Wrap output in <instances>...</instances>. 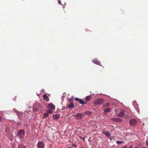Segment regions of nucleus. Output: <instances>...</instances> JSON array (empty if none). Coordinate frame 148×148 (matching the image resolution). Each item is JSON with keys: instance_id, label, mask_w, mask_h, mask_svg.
<instances>
[{"instance_id": "0eeeda50", "label": "nucleus", "mask_w": 148, "mask_h": 148, "mask_svg": "<svg viewBox=\"0 0 148 148\" xmlns=\"http://www.w3.org/2000/svg\"><path fill=\"white\" fill-rule=\"evenodd\" d=\"M48 107L52 110H54L55 109V106L53 104L51 103H49L48 104Z\"/></svg>"}, {"instance_id": "c756f323", "label": "nucleus", "mask_w": 148, "mask_h": 148, "mask_svg": "<svg viewBox=\"0 0 148 148\" xmlns=\"http://www.w3.org/2000/svg\"><path fill=\"white\" fill-rule=\"evenodd\" d=\"M134 148H138V147H135Z\"/></svg>"}, {"instance_id": "c85d7f7f", "label": "nucleus", "mask_w": 148, "mask_h": 148, "mask_svg": "<svg viewBox=\"0 0 148 148\" xmlns=\"http://www.w3.org/2000/svg\"><path fill=\"white\" fill-rule=\"evenodd\" d=\"M128 148H132V146H130V147H128Z\"/></svg>"}, {"instance_id": "4be33fe9", "label": "nucleus", "mask_w": 148, "mask_h": 148, "mask_svg": "<svg viewBox=\"0 0 148 148\" xmlns=\"http://www.w3.org/2000/svg\"><path fill=\"white\" fill-rule=\"evenodd\" d=\"M73 147L75 148L77 147V145L75 144H73Z\"/></svg>"}, {"instance_id": "a211bd4d", "label": "nucleus", "mask_w": 148, "mask_h": 148, "mask_svg": "<svg viewBox=\"0 0 148 148\" xmlns=\"http://www.w3.org/2000/svg\"><path fill=\"white\" fill-rule=\"evenodd\" d=\"M49 114L47 112V113H45L43 115V118H45L49 116Z\"/></svg>"}, {"instance_id": "a878e982", "label": "nucleus", "mask_w": 148, "mask_h": 148, "mask_svg": "<svg viewBox=\"0 0 148 148\" xmlns=\"http://www.w3.org/2000/svg\"><path fill=\"white\" fill-rule=\"evenodd\" d=\"M127 148V146H125V145H124L123 146V147H122V148Z\"/></svg>"}, {"instance_id": "2f4dec72", "label": "nucleus", "mask_w": 148, "mask_h": 148, "mask_svg": "<svg viewBox=\"0 0 148 148\" xmlns=\"http://www.w3.org/2000/svg\"><path fill=\"white\" fill-rule=\"evenodd\" d=\"M69 101H70V99H69Z\"/></svg>"}, {"instance_id": "b1692460", "label": "nucleus", "mask_w": 148, "mask_h": 148, "mask_svg": "<svg viewBox=\"0 0 148 148\" xmlns=\"http://www.w3.org/2000/svg\"><path fill=\"white\" fill-rule=\"evenodd\" d=\"M146 144L148 146V140H147L146 142Z\"/></svg>"}, {"instance_id": "5701e85b", "label": "nucleus", "mask_w": 148, "mask_h": 148, "mask_svg": "<svg viewBox=\"0 0 148 148\" xmlns=\"http://www.w3.org/2000/svg\"><path fill=\"white\" fill-rule=\"evenodd\" d=\"M58 3L62 5L61 3V1L60 0L58 1Z\"/></svg>"}, {"instance_id": "7c9ffc66", "label": "nucleus", "mask_w": 148, "mask_h": 148, "mask_svg": "<svg viewBox=\"0 0 148 148\" xmlns=\"http://www.w3.org/2000/svg\"><path fill=\"white\" fill-rule=\"evenodd\" d=\"M80 148H85L84 147H81Z\"/></svg>"}, {"instance_id": "f3484780", "label": "nucleus", "mask_w": 148, "mask_h": 148, "mask_svg": "<svg viewBox=\"0 0 148 148\" xmlns=\"http://www.w3.org/2000/svg\"><path fill=\"white\" fill-rule=\"evenodd\" d=\"M110 103H107L103 105V107H105L109 106Z\"/></svg>"}, {"instance_id": "f03ea898", "label": "nucleus", "mask_w": 148, "mask_h": 148, "mask_svg": "<svg viewBox=\"0 0 148 148\" xmlns=\"http://www.w3.org/2000/svg\"><path fill=\"white\" fill-rule=\"evenodd\" d=\"M25 134V132L23 130H20L18 133V136H19L20 138H23Z\"/></svg>"}, {"instance_id": "f257e3e1", "label": "nucleus", "mask_w": 148, "mask_h": 148, "mask_svg": "<svg viewBox=\"0 0 148 148\" xmlns=\"http://www.w3.org/2000/svg\"><path fill=\"white\" fill-rule=\"evenodd\" d=\"M103 99H98L96 100L94 102L95 105H98L103 103Z\"/></svg>"}, {"instance_id": "ddd939ff", "label": "nucleus", "mask_w": 148, "mask_h": 148, "mask_svg": "<svg viewBox=\"0 0 148 148\" xmlns=\"http://www.w3.org/2000/svg\"><path fill=\"white\" fill-rule=\"evenodd\" d=\"M111 109L110 108H107L104 110V111L105 112H110Z\"/></svg>"}, {"instance_id": "39448f33", "label": "nucleus", "mask_w": 148, "mask_h": 148, "mask_svg": "<svg viewBox=\"0 0 148 148\" xmlns=\"http://www.w3.org/2000/svg\"><path fill=\"white\" fill-rule=\"evenodd\" d=\"M129 123L131 126H134L137 124V122L136 120L132 119L130 121Z\"/></svg>"}, {"instance_id": "dca6fc26", "label": "nucleus", "mask_w": 148, "mask_h": 148, "mask_svg": "<svg viewBox=\"0 0 148 148\" xmlns=\"http://www.w3.org/2000/svg\"><path fill=\"white\" fill-rule=\"evenodd\" d=\"M18 148H25V147L22 144H18Z\"/></svg>"}, {"instance_id": "473e14b6", "label": "nucleus", "mask_w": 148, "mask_h": 148, "mask_svg": "<svg viewBox=\"0 0 148 148\" xmlns=\"http://www.w3.org/2000/svg\"><path fill=\"white\" fill-rule=\"evenodd\" d=\"M1 147V145H0V148Z\"/></svg>"}, {"instance_id": "6ab92c4d", "label": "nucleus", "mask_w": 148, "mask_h": 148, "mask_svg": "<svg viewBox=\"0 0 148 148\" xmlns=\"http://www.w3.org/2000/svg\"><path fill=\"white\" fill-rule=\"evenodd\" d=\"M116 143L117 144H120L121 143H123L124 142H122L120 141H118L116 142Z\"/></svg>"}, {"instance_id": "20e7f679", "label": "nucleus", "mask_w": 148, "mask_h": 148, "mask_svg": "<svg viewBox=\"0 0 148 148\" xmlns=\"http://www.w3.org/2000/svg\"><path fill=\"white\" fill-rule=\"evenodd\" d=\"M37 146L38 148H44L45 147L44 143L42 141H39Z\"/></svg>"}, {"instance_id": "f8f14e48", "label": "nucleus", "mask_w": 148, "mask_h": 148, "mask_svg": "<svg viewBox=\"0 0 148 148\" xmlns=\"http://www.w3.org/2000/svg\"><path fill=\"white\" fill-rule=\"evenodd\" d=\"M44 99L46 101H48L49 100V98L47 95H44L43 96Z\"/></svg>"}, {"instance_id": "7ed1b4c3", "label": "nucleus", "mask_w": 148, "mask_h": 148, "mask_svg": "<svg viewBox=\"0 0 148 148\" xmlns=\"http://www.w3.org/2000/svg\"><path fill=\"white\" fill-rule=\"evenodd\" d=\"M84 115V114L79 113L75 115L76 119L77 120H80L82 119V116Z\"/></svg>"}, {"instance_id": "4468645a", "label": "nucleus", "mask_w": 148, "mask_h": 148, "mask_svg": "<svg viewBox=\"0 0 148 148\" xmlns=\"http://www.w3.org/2000/svg\"><path fill=\"white\" fill-rule=\"evenodd\" d=\"M74 107V104L73 103H71L68 106V108H71Z\"/></svg>"}, {"instance_id": "9b49d317", "label": "nucleus", "mask_w": 148, "mask_h": 148, "mask_svg": "<svg viewBox=\"0 0 148 148\" xmlns=\"http://www.w3.org/2000/svg\"><path fill=\"white\" fill-rule=\"evenodd\" d=\"M53 117L54 119H59L60 118V116L58 114L53 115Z\"/></svg>"}, {"instance_id": "cd10ccee", "label": "nucleus", "mask_w": 148, "mask_h": 148, "mask_svg": "<svg viewBox=\"0 0 148 148\" xmlns=\"http://www.w3.org/2000/svg\"><path fill=\"white\" fill-rule=\"evenodd\" d=\"M88 112H86L84 113V114H87L88 113Z\"/></svg>"}, {"instance_id": "aec40b11", "label": "nucleus", "mask_w": 148, "mask_h": 148, "mask_svg": "<svg viewBox=\"0 0 148 148\" xmlns=\"http://www.w3.org/2000/svg\"><path fill=\"white\" fill-rule=\"evenodd\" d=\"M47 112L48 114L49 113H51L52 112V111L50 110H49L47 111Z\"/></svg>"}, {"instance_id": "412c9836", "label": "nucleus", "mask_w": 148, "mask_h": 148, "mask_svg": "<svg viewBox=\"0 0 148 148\" xmlns=\"http://www.w3.org/2000/svg\"><path fill=\"white\" fill-rule=\"evenodd\" d=\"M79 138L80 139H82L83 140V141H84L85 140V138H84L82 137V136H79Z\"/></svg>"}, {"instance_id": "1a4fd4ad", "label": "nucleus", "mask_w": 148, "mask_h": 148, "mask_svg": "<svg viewBox=\"0 0 148 148\" xmlns=\"http://www.w3.org/2000/svg\"><path fill=\"white\" fill-rule=\"evenodd\" d=\"M103 133L106 136L108 137H109L111 135L110 133L107 131L103 132Z\"/></svg>"}, {"instance_id": "423d86ee", "label": "nucleus", "mask_w": 148, "mask_h": 148, "mask_svg": "<svg viewBox=\"0 0 148 148\" xmlns=\"http://www.w3.org/2000/svg\"><path fill=\"white\" fill-rule=\"evenodd\" d=\"M112 120L114 121L121 122L122 121V120L121 119L119 118H113L112 119Z\"/></svg>"}, {"instance_id": "393cba45", "label": "nucleus", "mask_w": 148, "mask_h": 148, "mask_svg": "<svg viewBox=\"0 0 148 148\" xmlns=\"http://www.w3.org/2000/svg\"><path fill=\"white\" fill-rule=\"evenodd\" d=\"M87 103V102H85L84 101H83V104H86Z\"/></svg>"}, {"instance_id": "bb28decb", "label": "nucleus", "mask_w": 148, "mask_h": 148, "mask_svg": "<svg viewBox=\"0 0 148 148\" xmlns=\"http://www.w3.org/2000/svg\"><path fill=\"white\" fill-rule=\"evenodd\" d=\"M2 117L1 116H0V122H1V120L2 119Z\"/></svg>"}, {"instance_id": "9d476101", "label": "nucleus", "mask_w": 148, "mask_h": 148, "mask_svg": "<svg viewBox=\"0 0 148 148\" xmlns=\"http://www.w3.org/2000/svg\"><path fill=\"white\" fill-rule=\"evenodd\" d=\"M75 100L76 101H79L80 103L83 104L84 101L83 100H82V99H79L77 98H76L75 99Z\"/></svg>"}, {"instance_id": "2eb2a0df", "label": "nucleus", "mask_w": 148, "mask_h": 148, "mask_svg": "<svg viewBox=\"0 0 148 148\" xmlns=\"http://www.w3.org/2000/svg\"><path fill=\"white\" fill-rule=\"evenodd\" d=\"M91 98V97L90 96H87L86 98V100L87 101H89L90 99Z\"/></svg>"}, {"instance_id": "6e6552de", "label": "nucleus", "mask_w": 148, "mask_h": 148, "mask_svg": "<svg viewBox=\"0 0 148 148\" xmlns=\"http://www.w3.org/2000/svg\"><path fill=\"white\" fill-rule=\"evenodd\" d=\"M125 114L123 112H121L118 114L117 116L120 117H123L125 116Z\"/></svg>"}]
</instances>
